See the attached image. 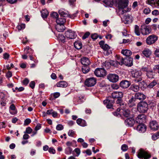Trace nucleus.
Listing matches in <instances>:
<instances>
[{"mask_svg": "<svg viewBox=\"0 0 159 159\" xmlns=\"http://www.w3.org/2000/svg\"><path fill=\"white\" fill-rule=\"evenodd\" d=\"M118 60L120 61L119 64L122 65L123 64L128 66H131L133 65V59L130 57L123 58L122 57H119Z\"/></svg>", "mask_w": 159, "mask_h": 159, "instance_id": "nucleus-1", "label": "nucleus"}, {"mask_svg": "<svg viewBox=\"0 0 159 159\" xmlns=\"http://www.w3.org/2000/svg\"><path fill=\"white\" fill-rule=\"evenodd\" d=\"M142 73L141 71L134 70L131 71V75L134 78L133 80L135 82H139L142 81Z\"/></svg>", "mask_w": 159, "mask_h": 159, "instance_id": "nucleus-2", "label": "nucleus"}, {"mask_svg": "<svg viewBox=\"0 0 159 159\" xmlns=\"http://www.w3.org/2000/svg\"><path fill=\"white\" fill-rule=\"evenodd\" d=\"M148 109V104L145 101H141L138 105V109L140 112L145 113L147 112Z\"/></svg>", "mask_w": 159, "mask_h": 159, "instance_id": "nucleus-3", "label": "nucleus"}, {"mask_svg": "<svg viewBox=\"0 0 159 159\" xmlns=\"http://www.w3.org/2000/svg\"><path fill=\"white\" fill-rule=\"evenodd\" d=\"M138 158H143L144 159H149L151 157V154L143 149H140L137 155Z\"/></svg>", "mask_w": 159, "mask_h": 159, "instance_id": "nucleus-4", "label": "nucleus"}, {"mask_svg": "<svg viewBox=\"0 0 159 159\" xmlns=\"http://www.w3.org/2000/svg\"><path fill=\"white\" fill-rule=\"evenodd\" d=\"M95 75L98 77H101L105 76L106 75V71L104 68H97L94 72Z\"/></svg>", "mask_w": 159, "mask_h": 159, "instance_id": "nucleus-5", "label": "nucleus"}, {"mask_svg": "<svg viewBox=\"0 0 159 159\" xmlns=\"http://www.w3.org/2000/svg\"><path fill=\"white\" fill-rule=\"evenodd\" d=\"M158 39V37L152 34L149 36L146 39V41L147 44L151 45L154 43Z\"/></svg>", "mask_w": 159, "mask_h": 159, "instance_id": "nucleus-6", "label": "nucleus"}, {"mask_svg": "<svg viewBox=\"0 0 159 159\" xmlns=\"http://www.w3.org/2000/svg\"><path fill=\"white\" fill-rule=\"evenodd\" d=\"M96 83V80L94 77L89 78L86 79L85 81V84L88 87H92Z\"/></svg>", "mask_w": 159, "mask_h": 159, "instance_id": "nucleus-7", "label": "nucleus"}, {"mask_svg": "<svg viewBox=\"0 0 159 159\" xmlns=\"http://www.w3.org/2000/svg\"><path fill=\"white\" fill-rule=\"evenodd\" d=\"M107 78L110 82L116 83L118 81L119 76L116 74H110L107 76Z\"/></svg>", "mask_w": 159, "mask_h": 159, "instance_id": "nucleus-8", "label": "nucleus"}, {"mask_svg": "<svg viewBox=\"0 0 159 159\" xmlns=\"http://www.w3.org/2000/svg\"><path fill=\"white\" fill-rule=\"evenodd\" d=\"M65 36L68 39H75L76 35L74 32L71 30H69L66 31L65 33Z\"/></svg>", "mask_w": 159, "mask_h": 159, "instance_id": "nucleus-9", "label": "nucleus"}, {"mask_svg": "<svg viewBox=\"0 0 159 159\" xmlns=\"http://www.w3.org/2000/svg\"><path fill=\"white\" fill-rule=\"evenodd\" d=\"M146 116L143 114L139 115L136 118V120L137 123L139 124H142L145 122Z\"/></svg>", "mask_w": 159, "mask_h": 159, "instance_id": "nucleus-10", "label": "nucleus"}, {"mask_svg": "<svg viewBox=\"0 0 159 159\" xmlns=\"http://www.w3.org/2000/svg\"><path fill=\"white\" fill-rule=\"evenodd\" d=\"M128 3V0H120L119 1L118 7V8H126Z\"/></svg>", "mask_w": 159, "mask_h": 159, "instance_id": "nucleus-11", "label": "nucleus"}, {"mask_svg": "<svg viewBox=\"0 0 159 159\" xmlns=\"http://www.w3.org/2000/svg\"><path fill=\"white\" fill-rule=\"evenodd\" d=\"M141 30L142 34L144 35L149 34L151 31V30L149 29L148 27L145 26L144 25L141 26Z\"/></svg>", "mask_w": 159, "mask_h": 159, "instance_id": "nucleus-12", "label": "nucleus"}, {"mask_svg": "<svg viewBox=\"0 0 159 159\" xmlns=\"http://www.w3.org/2000/svg\"><path fill=\"white\" fill-rule=\"evenodd\" d=\"M134 97L136 99L143 101L146 98V96L142 93L138 92L135 94Z\"/></svg>", "mask_w": 159, "mask_h": 159, "instance_id": "nucleus-13", "label": "nucleus"}, {"mask_svg": "<svg viewBox=\"0 0 159 159\" xmlns=\"http://www.w3.org/2000/svg\"><path fill=\"white\" fill-rule=\"evenodd\" d=\"M103 102L104 104H107L106 107L107 108H111L112 109H114L113 108V104L114 103V100L107 99L104 100Z\"/></svg>", "mask_w": 159, "mask_h": 159, "instance_id": "nucleus-14", "label": "nucleus"}, {"mask_svg": "<svg viewBox=\"0 0 159 159\" xmlns=\"http://www.w3.org/2000/svg\"><path fill=\"white\" fill-rule=\"evenodd\" d=\"M130 81L126 80H124L120 82V86L123 89H126L130 86Z\"/></svg>", "mask_w": 159, "mask_h": 159, "instance_id": "nucleus-15", "label": "nucleus"}, {"mask_svg": "<svg viewBox=\"0 0 159 159\" xmlns=\"http://www.w3.org/2000/svg\"><path fill=\"white\" fill-rule=\"evenodd\" d=\"M150 127L153 130H157L159 127V125L156 121H152L150 122Z\"/></svg>", "mask_w": 159, "mask_h": 159, "instance_id": "nucleus-16", "label": "nucleus"}, {"mask_svg": "<svg viewBox=\"0 0 159 159\" xmlns=\"http://www.w3.org/2000/svg\"><path fill=\"white\" fill-rule=\"evenodd\" d=\"M124 20H125V24H129L132 22L133 21V17L131 15L128 14H125L123 16Z\"/></svg>", "mask_w": 159, "mask_h": 159, "instance_id": "nucleus-17", "label": "nucleus"}, {"mask_svg": "<svg viewBox=\"0 0 159 159\" xmlns=\"http://www.w3.org/2000/svg\"><path fill=\"white\" fill-rule=\"evenodd\" d=\"M123 94V93L121 92H114L111 93V96L113 98H122Z\"/></svg>", "mask_w": 159, "mask_h": 159, "instance_id": "nucleus-18", "label": "nucleus"}, {"mask_svg": "<svg viewBox=\"0 0 159 159\" xmlns=\"http://www.w3.org/2000/svg\"><path fill=\"white\" fill-rule=\"evenodd\" d=\"M137 130L140 133L144 132L146 129V126L142 124L139 125L137 127Z\"/></svg>", "mask_w": 159, "mask_h": 159, "instance_id": "nucleus-19", "label": "nucleus"}, {"mask_svg": "<svg viewBox=\"0 0 159 159\" xmlns=\"http://www.w3.org/2000/svg\"><path fill=\"white\" fill-rule=\"evenodd\" d=\"M134 122L135 121L134 119L132 118H127L125 121V123L126 125L130 126H132Z\"/></svg>", "mask_w": 159, "mask_h": 159, "instance_id": "nucleus-20", "label": "nucleus"}, {"mask_svg": "<svg viewBox=\"0 0 159 159\" xmlns=\"http://www.w3.org/2000/svg\"><path fill=\"white\" fill-rule=\"evenodd\" d=\"M103 41L101 40L99 42L100 47L105 51H108L110 49L109 46L107 44H104Z\"/></svg>", "mask_w": 159, "mask_h": 159, "instance_id": "nucleus-21", "label": "nucleus"}, {"mask_svg": "<svg viewBox=\"0 0 159 159\" xmlns=\"http://www.w3.org/2000/svg\"><path fill=\"white\" fill-rule=\"evenodd\" d=\"M81 62L83 66H89L90 63L89 59L86 57H84L81 58Z\"/></svg>", "mask_w": 159, "mask_h": 159, "instance_id": "nucleus-22", "label": "nucleus"}, {"mask_svg": "<svg viewBox=\"0 0 159 159\" xmlns=\"http://www.w3.org/2000/svg\"><path fill=\"white\" fill-rule=\"evenodd\" d=\"M121 53L123 55L125 56L126 57H130L129 56L132 53V52L130 50L127 49L122 50L121 51Z\"/></svg>", "mask_w": 159, "mask_h": 159, "instance_id": "nucleus-23", "label": "nucleus"}, {"mask_svg": "<svg viewBox=\"0 0 159 159\" xmlns=\"http://www.w3.org/2000/svg\"><path fill=\"white\" fill-rule=\"evenodd\" d=\"M125 9L123 8H118V9L116 10L119 16L123 15V16L126 14L127 11L126 10H125Z\"/></svg>", "mask_w": 159, "mask_h": 159, "instance_id": "nucleus-24", "label": "nucleus"}, {"mask_svg": "<svg viewBox=\"0 0 159 159\" xmlns=\"http://www.w3.org/2000/svg\"><path fill=\"white\" fill-rule=\"evenodd\" d=\"M67 83L64 81H60L56 84V86L58 87L65 88L67 86Z\"/></svg>", "mask_w": 159, "mask_h": 159, "instance_id": "nucleus-25", "label": "nucleus"}, {"mask_svg": "<svg viewBox=\"0 0 159 159\" xmlns=\"http://www.w3.org/2000/svg\"><path fill=\"white\" fill-rule=\"evenodd\" d=\"M155 73L152 70H149L147 73L146 75L147 77L149 79L153 78L155 76Z\"/></svg>", "mask_w": 159, "mask_h": 159, "instance_id": "nucleus-26", "label": "nucleus"}, {"mask_svg": "<svg viewBox=\"0 0 159 159\" xmlns=\"http://www.w3.org/2000/svg\"><path fill=\"white\" fill-rule=\"evenodd\" d=\"M57 30L59 32H63L65 30V27L64 25H57L55 26Z\"/></svg>", "mask_w": 159, "mask_h": 159, "instance_id": "nucleus-27", "label": "nucleus"}, {"mask_svg": "<svg viewBox=\"0 0 159 159\" xmlns=\"http://www.w3.org/2000/svg\"><path fill=\"white\" fill-rule=\"evenodd\" d=\"M122 110V113L123 116L126 117H130V111L128 109H123L122 108L121 109Z\"/></svg>", "mask_w": 159, "mask_h": 159, "instance_id": "nucleus-28", "label": "nucleus"}, {"mask_svg": "<svg viewBox=\"0 0 159 159\" xmlns=\"http://www.w3.org/2000/svg\"><path fill=\"white\" fill-rule=\"evenodd\" d=\"M136 99L134 98L133 97H132L130 99H129V100L128 104L129 106L130 107H132L133 106H135V101Z\"/></svg>", "mask_w": 159, "mask_h": 159, "instance_id": "nucleus-29", "label": "nucleus"}, {"mask_svg": "<svg viewBox=\"0 0 159 159\" xmlns=\"http://www.w3.org/2000/svg\"><path fill=\"white\" fill-rule=\"evenodd\" d=\"M65 21L66 20L63 17H61L57 19L56 20L57 25H64Z\"/></svg>", "mask_w": 159, "mask_h": 159, "instance_id": "nucleus-30", "label": "nucleus"}, {"mask_svg": "<svg viewBox=\"0 0 159 159\" xmlns=\"http://www.w3.org/2000/svg\"><path fill=\"white\" fill-rule=\"evenodd\" d=\"M75 47L77 49H80L82 48V44L79 41H75L74 43Z\"/></svg>", "mask_w": 159, "mask_h": 159, "instance_id": "nucleus-31", "label": "nucleus"}, {"mask_svg": "<svg viewBox=\"0 0 159 159\" xmlns=\"http://www.w3.org/2000/svg\"><path fill=\"white\" fill-rule=\"evenodd\" d=\"M116 103L118 105V106H120V107H121V109L124 107V104L121 98H117L116 101Z\"/></svg>", "mask_w": 159, "mask_h": 159, "instance_id": "nucleus-32", "label": "nucleus"}, {"mask_svg": "<svg viewBox=\"0 0 159 159\" xmlns=\"http://www.w3.org/2000/svg\"><path fill=\"white\" fill-rule=\"evenodd\" d=\"M103 2L107 6L111 7L113 4V0H104Z\"/></svg>", "mask_w": 159, "mask_h": 159, "instance_id": "nucleus-33", "label": "nucleus"}, {"mask_svg": "<svg viewBox=\"0 0 159 159\" xmlns=\"http://www.w3.org/2000/svg\"><path fill=\"white\" fill-rule=\"evenodd\" d=\"M148 3L151 5L157 4L158 6L159 5V0H148Z\"/></svg>", "mask_w": 159, "mask_h": 159, "instance_id": "nucleus-34", "label": "nucleus"}, {"mask_svg": "<svg viewBox=\"0 0 159 159\" xmlns=\"http://www.w3.org/2000/svg\"><path fill=\"white\" fill-rule=\"evenodd\" d=\"M143 53L146 57H148L151 55V52L149 49H145L143 52Z\"/></svg>", "mask_w": 159, "mask_h": 159, "instance_id": "nucleus-35", "label": "nucleus"}, {"mask_svg": "<svg viewBox=\"0 0 159 159\" xmlns=\"http://www.w3.org/2000/svg\"><path fill=\"white\" fill-rule=\"evenodd\" d=\"M110 63L109 62L106 61L104 62H103L102 64V67L103 68L106 69H108L110 67Z\"/></svg>", "mask_w": 159, "mask_h": 159, "instance_id": "nucleus-36", "label": "nucleus"}, {"mask_svg": "<svg viewBox=\"0 0 159 159\" xmlns=\"http://www.w3.org/2000/svg\"><path fill=\"white\" fill-rule=\"evenodd\" d=\"M42 16L43 18H47L48 15V12L46 9H43L41 12Z\"/></svg>", "mask_w": 159, "mask_h": 159, "instance_id": "nucleus-37", "label": "nucleus"}, {"mask_svg": "<svg viewBox=\"0 0 159 159\" xmlns=\"http://www.w3.org/2000/svg\"><path fill=\"white\" fill-rule=\"evenodd\" d=\"M82 70L84 73L86 74L89 71L90 68L88 66H83L82 68Z\"/></svg>", "mask_w": 159, "mask_h": 159, "instance_id": "nucleus-38", "label": "nucleus"}, {"mask_svg": "<svg viewBox=\"0 0 159 159\" xmlns=\"http://www.w3.org/2000/svg\"><path fill=\"white\" fill-rule=\"evenodd\" d=\"M10 108L11 110L14 111L13 112H10V113L12 115H15L17 113V111L16 110V107L13 104H11L10 107Z\"/></svg>", "mask_w": 159, "mask_h": 159, "instance_id": "nucleus-39", "label": "nucleus"}, {"mask_svg": "<svg viewBox=\"0 0 159 159\" xmlns=\"http://www.w3.org/2000/svg\"><path fill=\"white\" fill-rule=\"evenodd\" d=\"M139 87L136 85L132 84L131 86V89L135 92H138L139 90Z\"/></svg>", "mask_w": 159, "mask_h": 159, "instance_id": "nucleus-40", "label": "nucleus"}, {"mask_svg": "<svg viewBox=\"0 0 159 159\" xmlns=\"http://www.w3.org/2000/svg\"><path fill=\"white\" fill-rule=\"evenodd\" d=\"M58 13L61 16L66 17L68 16V14L66 12H65L62 10H59V11Z\"/></svg>", "mask_w": 159, "mask_h": 159, "instance_id": "nucleus-41", "label": "nucleus"}, {"mask_svg": "<svg viewBox=\"0 0 159 159\" xmlns=\"http://www.w3.org/2000/svg\"><path fill=\"white\" fill-rule=\"evenodd\" d=\"M157 84V82L156 80H154L152 82H151L149 84L147 87L149 88H152L156 85Z\"/></svg>", "mask_w": 159, "mask_h": 159, "instance_id": "nucleus-42", "label": "nucleus"}, {"mask_svg": "<svg viewBox=\"0 0 159 159\" xmlns=\"http://www.w3.org/2000/svg\"><path fill=\"white\" fill-rule=\"evenodd\" d=\"M139 30V26L137 25H135V26L134 32L138 36H139L140 35Z\"/></svg>", "mask_w": 159, "mask_h": 159, "instance_id": "nucleus-43", "label": "nucleus"}, {"mask_svg": "<svg viewBox=\"0 0 159 159\" xmlns=\"http://www.w3.org/2000/svg\"><path fill=\"white\" fill-rule=\"evenodd\" d=\"M65 153L66 154H70L71 153L72 149L70 147H68L65 149Z\"/></svg>", "mask_w": 159, "mask_h": 159, "instance_id": "nucleus-44", "label": "nucleus"}, {"mask_svg": "<svg viewBox=\"0 0 159 159\" xmlns=\"http://www.w3.org/2000/svg\"><path fill=\"white\" fill-rule=\"evenodd\" d=\"M128 146L125 144L122 145L121 147V149L123 151H126L128 150Z\"/></svg>", "mask_w": 159, "mask_h": 159, "instance_id": "nucleus-45", "label": "nucleus"}, {"mask_svg": "<svg viewBox=\"0 0 159 159\" xmlns=\"http://www.w3.org/2000/svg\"><path fill=\"white\" fill-rule=\"evenodd\" d=\"M151 11L149 8L147 7L144 9L143 12L145 14L147 15L149 14L151 12Z\"/></svg>", "mask_w": 159, "mask_h": 159, "instance_id": "nucleus-46", "label": "nucleus"}, {"mask_svg": "<svg viewBox=\"0 0 159 159\" xmlns=\"http://www.w3.org/2000/svg\"><path fill=\"white\" fill-rule=\"evenodd\" d=\"M139 85L141 88L143 87V88H146L147 86V84L144 81H143L142 82L139 83Z\"/></svg>", "mask_w": 159, "mask_h": 159, "instance_id": "nucleus-47", "label": "nucleus"}, {"mask_svg": "<svg viewBox=\"0 0 159 159\" xmlns=\"http://www.w3.org/2000/svg\"><path fill=\"white\" fill-rule=\"evenodd\" d=\"M51 16L53 18L56 19L58 17V15L57 13L54 12L50 14Z\"/></svg>", "mask_w": 159, "mask_h": 159, "instance_id": "nucleus-48", "label": "nucleus"}, {"mask_svg": "<svg viewBox=\"0 0 159 159\" xmlns=\"http://www.w3.org/2000/svg\"><path fill=\"white\" fill-rule=\"evenodd\" d=\"M31 122V120L30 119L27 118L24 121V125H28Z\"/></svg>", "mask_w": 159, "mask_h": 159, "instance_id": "nucleus-49", "label": "nucleus"}, {"mask_svg": "<svg viewBox=\"0 0 159 159\" xmlns=\"http://www.w3.org/2000/svg\"><path fill=\"white\" fill-rule=\"evenodd\" d=\"M32 129L30 127H28L26 128L25 131L24 133L30 134L32 132Z\"/></svg>", "mask_w": 159, "mask_h": 159, "instance_id": "nucleus-50", "label": "nucleus"}, {"mask_svg": "<svg viewBox=\"0 0 159 159\" xmlns=\"http://www.w3.org/2000/svg\"><path fill=\"white\" fill-rule=\"evenodd\" d=\"M59 39L62 42H65V37L62 34H60L59 35Z\"/></svg>", "mask_w": 159, "mask_h": 159, "instance_id": "nucleus-51", "label": "nucleus"}, {"mask_svg": "<svg viewBox=\"0 0 159 159\" xmlns=\"http://www.w3.org/2000/svg\"><path fill=\"white\" fill-rule=\"evenodd\" d=\"M98 37V35L96 33L93 34L91 35V38L93 40L96 39Z\"/></svg>", "mask_w": 159, "mask_h": 159, "instance_id": "nucleus-52", "label": "nucleus"}, {"mask_svg": "<svg viewBox=\"0 0 159 159\" xmlns=\"http://www.w3.org/2000/svg\"><path fill=\"white\" fill-rule=\"evenodd\" d=\"M63 129V126L61 124H58L56 126V129L58 130H61Z\"/></svg>", "mask_w": 159, "mask_h": 159, "instance_id": "nucleus-53", "label": "nucleus"}, {"mask_svg": "<svg viewBox=\"0 0 159 159\" xmlns=\"http://www.w3.org/2000/svg\"><path fill=\"white\" fill-rule=\"evenodd\" d=\"M141 70L142 71L146 72L147 73L150 69H149L148 66L146 67H143L141 69Z\"/></svg>", "mask_w": 159, "mask_h": 159, "instance_id": "nucleus-54", "label": "nucleus"}, {"mask_svg": "<svg viewBox=\"0 0 159 159\" xmlns=\"http://www.w3.org/2000/svg\"><path fill=\"white\" fill-rule=\"evenodd\" d=\"M153 70L155 71H157L159 73V64L155 65L153 68Z\"/></svg>", "mask_w": 159, "mask_h": 159, "instance_id": "nucleus-55", "label": "nucleus"}, {"mask_svg": "<svg viewBox=\"0 0 159 159\" xmlns=\"http://www.w3.org/2000/svg\"><path fill=\"white\" fill-rule=\"evenodd\" d=\"M31 50V49L29 47H26L24 49V52L26 54H27L30 53V50Z\"/></svg>", "mask_w": 159, "mask_h": 159, "instance_id": "nucleus-56", "label": "nucleus"}, {"mask_svg": "<svg viewBox=\"0 0 159 159\" xmlns=\"http://www.w3.org/2000/svg\"><path fill=\"white\" fill-rule=\"evenodd\" d=\"M25 28V25L24 24H21V25H18L17 28L19 30L24 29Z\"/></svg>", "mask_w": 159, "mask_h": 159, "instance_id": "nucleus-57", "label": "nucleus"}, {"mask_svg": "<svg viewBox=\"0 0 159 159\" xmlns=\"http://www.w3.org/2000/svg\"><path fill=\"white\" fill-rule=\"evenodd\" d=\"M90 34V33L88 32H86L83 36L82 37V38L83 39H84L88 38Z\"/></svg>", "mask_w": 159, "mask_h": 159, "instance_id": "nucleus-58", "label": "nucleus"}, {"mask_svg": "<svg viewBox=\"0 0 159 159\" xmlns=\"http://www.w3.org/2000/svg\"><path fill=\"white\" fill-rule=\"evenodd\" d=\"M29 80L28 79L25 78L23 81V83L24 85H27L29 83Z\"/></svg>", "mask_w": 159, "mask_h": 159, "instance_id": "nucleus-59", "label": "nucleus"}, {"mask_svg": "<svg viewBox=\"0 0 159 159\" xmlns=\"http://www.w3.org/2000/svg\"><path fill=\"white\" fill-rule=\"evenodd\" d=\"M75 133V131L73 130H70L68 133V135L70 136L73 137Z\"/></svg>", "mask_w": 159, "mask_h": 159, "instance_id": "nucleus-60", "label": "nucleus"}, {"mask_svg": "<svg viewBox=\"0 0 159 159\" xmlns=\"http://www.w3.org/2000/svg\"><path fill=\"white\" fill-rule=\"evenodd\" d=\"M154 54L156 57H159V49H156L154 51Z\"/></svg>", "mask_w": 159, "mask_h": 159, "instance_id": "nucleus-61", "label": "nucleus"}, {"mask_svg": "<svg viewBox=\"0 0 159 159\" xmlns=\"http://www.w3.org/2000/svg\"><path fill=\"white\" fill-rule=\"evenodd\" d=\"M30 86L32 89H34L35 85V83L34 81H32L30 83Z\"/></svg>", "mask_w": 159, "mask_h": 159, "instance_id": "nucleus-62", "label": "nucleus"}, {"mask_svg": "<svg viewBox=\"0 0 159 159\" xmlns=\"http://www.w3.org/2000/svg\"><path fill=\"white\" fill-rule=\"evenodd\" d=\"M81 122V124L80 125L83 127L87 125L86 123L84 120H82Z\"/></svg>", "mask_w": 159, "mask_h": 159, "instance_id": "nucleus-63", "label": "nucleus"}, {"mask_svg": "<svg viewBox=\"0 0 159 159\" xmlns=\"http://www.w3.org/2000/svg\"><path fill=\"white\" fill-rule=\"evenodd\" d=\"M111 87L112 88L114 89H117L119 88V85L116 84H113Z\"/></svg>", "mask_w": 159, "mask_h": 159, "instance_id": "nucleus-64", "label": "nucleus"}]
</instances>
